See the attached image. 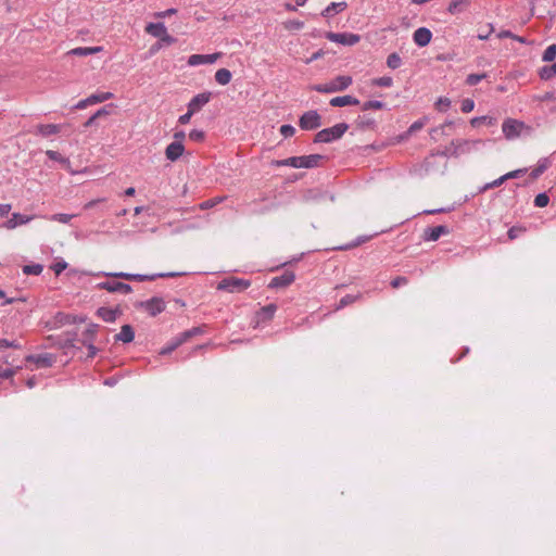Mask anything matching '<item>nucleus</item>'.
I'll use <instances>...</instances> for the list:
<instances>
[{
	"label": "nucleus",
	"instance_id": "nucleus-1",
	"mask_svg": "<svg viewBox=\"0 0 556 556\" xmlns=\"http://www.w3.org/2000/svg\"><path fill=\"white\" fill-rule=\"evenodd\" d=\"M325 159L326 156L321 154L291 156L285 160H280V166H290L293 168H315L318 167L320 162Z\"/></svg>",
	"mask_w": 556,
	"mask_h": 556
},
{
	"label": "nucleus",
	"instance_id": "nucleus-2",
	"mask_svg": "<svg viewBox=\"0 0 556 556\" xmlns=\"http://www.w3.org/2000/svg\"><path fill=\"white\" fill-rule=\"evenodd\" d=\"M101 275L105 277L121 278L129 281H153L156 278H167V277H176L184 275V273H157L152 275H142V274H129L124 271L117 273H102Z\"/></svg>",
	"mask_w": 556,
	"mask_h": 556
},
{
	"label": "nucleus",
	"instance_id": "nucleus-3",
	"mask_svg": "<svg viewBox=\"0 0 556 556\" xmlns=\"http://www.w3.org/2000/svg\"><path fill=\"white\" fill-rule=\"evenodd\" d=\"M349 129V125L346 123H339L332 127L324 128L319 130L315 137V143H330L336 140H339Z\"/></svg>",
	"mask_w": 556,
	"mask_h": 556
},
{
	"label": "nucleus",
	"instance_id": "nucleus-4",
	"mask_svg": "<svg viewBox=\"0 0 556 556\" xmlns=\"http://www.w3.org/2000/svg\"><path fill=\"white\" fill-rule=\"evenodd\" d=\"M352 77L349 75H340L326 84L315 85L313 89L320 93H332L348 89L352 85Z\"/></svg>",
	"mask_w": 556,
	"mask_h": 556
},
{
	"label": "nucleus",
	"instance_id": "nucleus-5",
	"mask_svg": "<svg viewBox=\"0 0 556 556\" xmlns=\"http://www.w3.org/2000/svg\"><path fill=\"white\" fill-rule=\"evenodd\" d=\"M276 304L271 303L260 308L253 316L251 325L254 329L265 328L276 314Z\"/></svg>",
	"mask_w": 556,
	"mask_h": 556
},
{
	"label": "nucleus",
	"instance_id": "nucleus-6",
	"mask_svg": "<svg viewBox=\"0 0 556 556\" xmlns=\"http://www.w3.org/2000/svg\"><path fill=\"white\" fill-rule=\"evenodd\" d=\"M251 286V281L238 277H226L217 285V290L227 291L230 293L242 292Z\"/></svg>",
	"mask_w": 556,
	"mask_h": 556
},
{
	"label": "nucleus",
	"instance_id": "nucleus-7",
	"mask_svg": "<svg viewBox=\"0 0 556 556\" xmlns=\"http://www.w3.org/2000/svg\"><path fill=\"white\" fill-rule=\"evenodd\" d=\"M135 307L143 308L154 317L165 311L166 304L162 298L153 296L150 300L137 302Z\"/></svg>",
	"mask_w": 556,
	"mask_h": 556
},
{
	"label": "nucleus",
	"instance_id": "nucleus-8",
	"mask_svg": "<svg viewBox=\"0 0 556 556\" xmlns=\"http://www.w3.org/2000/svg\"><path fill=\"white\" fill-rule=\"evenodd\" d=\"M299 126L303 130H314L321 126V116L315 110L305 112L299 119Z\"/></svg>",
	"mask_w": 556,
	"mask_h": 556
},
{
	"label": "nucleus",
	"instance_id": "nucleus-9",
	"mask_svg": "<svg viewBox=\"0 0 556 556\" xmlns=\"http://www.w3.org/2000/svg\"><path fill=\"white\" fill-rule=\"evenodd\" d=\"M325 37L328 40L336 42V43H340L342 46H354L361 40L359 35L353 34V33L328 31V33H326Z\"/></svg>",
	"mask_w": 556,
	"mask_h": 556
},
{
	"label": "nucleus",
	"instance_id": "nucleus-10",
	"mask_svg": "<svg viewBox=\"0 0 556 556\" xmlns=\"http://www.w3.org/2000/svg\"><path fill=\"white\" fill-rule=\"evenodd\" d=\"M525 128V123L507 118L503 122L502 130L506 139L514 140L520 136L521 130Z\"/></svg>",
	"mask_w": 556,
	"mask_h": 556
},
{
	"label": "nucleus",
	"instance_id": "nucleus-11",
	"mask_svg": "<svg viewBox=\"0 0 556 556\" xmlns=\"http://www.w3.org/2000/svg\"><path fill=\"white\" fill-rule=\"evenodd\" d=\"M97 288L100 290H106L111 293H124L128 294L132 292V288L128 283L119 282V281H103L97 285Z\"/></svg>",
	"mask_w": 556,
	"mask_h": 556
},
{
	"label": "nucleus",
	"instance_id": "nucleus-12",
	"mask_svg": "<svg viewBox=\"0 0 556 556\" xmlns=\"http://www.w3.org/2000/svg\"><path fill=\"white\" fill-rule=\"evenodd\" d=\"M299 260H301V256L294 258L293 262H298ZM292 261L280 263V288L291 285L295 279L293 270L289 267Z\"/></svg>",
	"mask_w": 556,
	"mask_h": 556
},
{
	"label": "nucleus",
	"instance_id": "nucleus-13",
	"mask_svg": "<svg viewBox=\"0 0 556 556\" xmlns=\"http://www.w3.org/2000/svg\"><path fill=\"white\" fill-rule=\"evenodd\" d=\"M450 233V228L445 225H439L435 227H427L424 230L422 239L424 241H437L441 236H445Z\"/></svg>",
	"mask_w": 556,
	"mask_h": 556
},
{
	"label": "nucleus",
	"instance_id": "nucleus-14",
	"mask_svg": "<svg viewBox=\"0 0 556 556\" xmlns=\"http://www.w3.org/2000/svg\"><path fill=\"white\" fill-rule=\"evenodd\" d=\"M26 361L35 363L38 367L47 368L54 364L55 357L50 353H42L37 355H28Z\"/></svg>",
	"mask_w": 556,
	"mask_h": 556
},
{
	"label": "nucleus",
	"instance_id": "nucleus-15",
	"mask_svg": "<svg viewBox=\"0 0 556 556\" xmlns=\"http://www.w3.org/2000/svg\"><path fill=\"white\" fill-rule=\"evenodd\" d=\"M432 33L427 27H419L413 34V40L418 47H426L430 43Z\"/></svg>",
	"mask_w": 556,
	"mask_h": 556
},
{
	"label": "nucleus",
	"instance_id": "nucleus-16",
	"mask_svg": "<svg viewBox=\"0 0 556 556\" xmlns=\"http://www.w3.org/2000/svg\"><path fill=\"white\" fill-rule=\"evenodd\" d=\"M211 96V92H202L194 96L188 103V109L193 113L199 112L206 103L210 102Z\"/></svg>",
	"mask_w": 556,
	"mask_h": 556
},
{
	"label": "nucleus",
	"instance_id": "nucleus-17",
	"mask_svg": "<svg viewBox=\"0 0 556 556\" xmlns=\"http://www.w3.org/2000/svg\"><path fill=\"white\" fill-rule=\"evenodd\" d=\"M218 53L213 54H192L188 59V65L198 66L201 64H213L218 59Z\"/></svg>",
	"mask_w": 556,
	"mask_h": 556
},
{
	"label": "nucleus",
	"instance_id": "nucleus-18",
	"mask_svg": "<svg viewBox=\"0 0 556 556\" xmlns=\"http://www.w3.org/2000/svg\"><path fill=\"white\" fill-rule=\"evenodd\" d=\"M184 151H185V147H184L182 142L173 141L172 143H169L166 147L165 155H166L167 160L175 162L182 155Z\"/></svg>",
	"mask_w": 556,
	"mask_h": 556
},
{
	"label": "nucleus",
	"instance_id": "nucleus-19",
	"mask_svg": "<svg viewBox=\"0 0 556 556\" xmlns=\"http://www.w3.org/2000/svg\"><path fill=\"white\" fill-rule=\"evenodd\" d=\"M31 219V216H26L20 213H13L12 217L3 224V227L11 230L16 228L17 226L29 223Z\"/></svg>",
	"mask_w": 556,
	"mask_h": 556
},
{
	"label": "nucleus",
	"instance_id": "nucleus-20",
	"mask_svg": "<svg viewBox=\"0 0 556 556\" xmlns=\"http://www.w3.org/2000/svg\"><path fill=\"white\" fill-rule=\"evenodd\" d=\"M470 3L471 0H452L446 10L452 15L459 14L466 11Z\"/></svg>",
	"mask_w": 556,
	"mask_h": 556
},
{
	"label": "nucleus",
	"instance_id": "nucleus-21",
	"mask_svg": "<svg viewBox=\"0 0 556 556\" xmlns=\"http://www.w3.org/2000/svg\"><path fill=\"white\" fill-rule=\"evenodd\" d=\"M61 131V125L56 124H39L36 127V134L42 137H49L56 135Z\"/></svg>",
	"mask_w": 556,
	"mask_h": 556
},
{
	"label": "nucleus",
	"instance_id": "nucleus-22",
	"mask_svg": "<svg viewBox=\"0 0 556 556\" xmlns=\"http://www.w3.org/2000/svg\"><path fill=\"white\" fill-rule=\"evenodd\" d=\"M357 104H359V100L350 94L336 97L330 100V105L339 106V108L345 106V105H357Z\"/></svg>",
	"mask_w": 556,
	"mask_h": 556
},
{
	"label": "nucleus",
	"instance_id": "nucleus-23",
	"mask_svg": "<svg viewBox=\"0 0 556 556\" xmlns=\"http://www.w3.org/2000/svg\"><path fill=\"white\" fill-rule=\"evenodd\" d=\"M348 7L346 2H331L329 5H327L323 12L321 15L324 17H332L334 14L342 12Z\"/></svg>",
	"mask_w": 556,
	"mask_h": 556
},
{
	"label": "nucleus",
	"instance_id": "nucleus-24",
	"mask_svg": "<svg viewBox=\"0 0 556 556\" xmlns=\"http://www.w3.org/2000/svg\"><path fill=\"white\" fill-rule=\"evenodd\" d=\"M118 314H121V312L117 308L100 307L97 311V315L106 323L115 321Z\"/></svg>",
	"mask_w": 556,
	"mask_h": 556
},
{
	"label": "nucleus",
	"instance_id": "nucleus-25",
	"mask_svg": "<svg viewBox=\"0 0 556 556\" xmlns=\"http://www.w3.org/2000/svg\"><path fill=\"white\" fill-rule=\"evenodd\" d=\"M135 338V331L130 325H124L119 331L115 336V341H122L124 343H129Z\"/></svg>",
	"mask_w": 556,
	"mask_h": 556
},
{
	"label": "nucleus",
	"instance_id": "nucleus-26",
	"mask_svg": "<svg viewBox=\"0 0 556 556\" xmlns=\"http://www.w3.org/2000/svg\"><path fill=\"white\" fill-rule=\"evenodd\" d=\"M325 198V193L319 189H308L302 193V200L306 203L318 202Z\"/></svg>",
	"mask_w": 556,
	"mask_h": 556
},
{
	"label": "nucleus",
	"instance_id": "nucleus-27",
	"mask_svg": "<svg viewBox=\"0 0 556 556\" xmlns=\"http://www.w3.org/2000/svg\"><path fill=\"white\" fill-rule=\"evenodd\" d=\"M102 51V47H78L68 51L71 55L88 56Z\"/></svg>",
	"mask_w": 556,
	"mask_h": 556
},
{
	"label": "nucleus",
	"instance_id": "nucleus-28",
	"mask_svg": "<svg viewBox=\"0 0 556 556\" xmlns=\"http://www.w3.org/2000/svg\"><path fill=\"white\" fill-rule=\"evenodd\" d=\"M185 343V340H182V337L180 333L173 338L162 350L160 351L161 355H167L170 354L173 351H175L177 348H179L181 344Z\"/></svg>",
	"mask_w": 556,
	"mask_h": 556
},
{
	"label": "nucleus",
	"instance_id": "nucleus-29",
	"mask_svg": "<svg viewBox=\"0 0 556 556\" xmlns=\"http://www.w3.org/2000/svg\"><path fill=\"white\" fill-rule=\"evenodd\" d=\"M146 30L153 37L161 38L167 29L163 23H150L147 25Z\"/></svg>",
	"mask_w": 556,
	"mask_h": 556
},
{
	"label": "nucleus",
	"instance_id": "nucleus-30",
	"mask_svg": "<svg viewBox=\"0 0 556 556\" xmlns=\"http://www.w3.org/2000/svg\"><path fill=\"white\" fill-rule=\"evenodd\" d=\"M556 75V62L552 65H545L539 70V77L542 80H549Z\"/></svg>",
	"mask_w": 556,
	"mask_h": 556
},
{
	"label": "nucleus",
	"instance_id": "nucleus-31",
	"mask_svg": "<svg viewBox=\"0 0 556 556\" xmlns=\"http://www.w3.org/2000/svg\"><path fill=\"white\" fill-rule=\"evenodd\" d=\"M231 72L227 68H219L215 73V80L222 86H225L230 83L231 80Z\"/></svg>",
	"mask_w": 556,
	"mask_h": 556
},
{
	"label": "nucleus",
	"instance_id": "nucleus-32",
	"mask_svg": "<svg viewBox=\"0 0 556 556\" xmlns=\"http://www.w3.org/2000/svg\"><path fill=\"white\" fill-rule=\"evenodd\" d=\"M472 144V142L468 140H457L453 141L452 146H454L453 155H459L460 153H464L469 150V147Z\"/></svg>",
	"mask_w": 556,
	"mask_h": 556
},
{
	"label": "nucleus",
	"instance_id": "nucleus-33",
	"mask_svg": "<svg viewBox=\"0 0 556 556\" xmlns=\"http://www.w3.org/2000/svg\"><path fill=\"white\" fill-rule=\"evenodd\" d=\"M387 65L391 70L399 68L402 65L401 56L396 52H393V53L389 54L388 58H387Z\"/></svg>",
	"mask_w": 556,
	"mask_h": 556
},
{
	"label": "nucleus",
	"instance_id": "nucleus-34",
	"mask_svg": "<svg viewBox=\"0 0 556 556\" xmlns=\"http://www.w3.org/2000/svg\"><path fill=\"white\" fill-rule=\"evenodd\" d=\"M89 97H90L91 103L96 104V103H101V102L112 99L114 97V94L112 92H97Z\"/></svg>",
	"mask_w": 556,
	"mask_h": 556
},
{
	"label": "nucleus",
	"instance_id": "nucleus-35",
	"mask_svg": "<svg viewBox=\"0 0 556 556\" xmlns=\"http://www.w3.org/2000/svg\"><path fill=\"white\" fill-rule=\"evenodd\" d=\"M386 106V103L378 100H369L362 104L363 111H369V110H381Z\"/></svg>",
	"mask_w": 556,
	"mask_h": 556
},
{
	"label": "nucleus",
	"instance_id": "nucleus-36",
	"mask_svg": "<svg viewBox=\"0 0 556 556\" xmlns=\"http://www.w3.org/2000/svg\"><path fill=\"white\" fill-rule=\"evenodd\" d=\"M555 58H556V45L553 43V45L548 46L545 49V51L543 52L542 61L552 62L555 60Z\"/></svg>",
	"mask_w": 556,
	"mask_h": 556
},
{
	"label": "nucleus",
	"instance_id": "nucleus-37",
	"mask_svg": "<svg viewBox=\"0 0 556 556\" xmlns=\"http://www.w3.org/2000/svg\"><path fill=\"white\" fill-rule=\"evenodd\" d=\"M203 332H204V330L202 327H193L189 330L181 332L180 336L182 337V340H185V342H187L192 337L202 334Z\"/></svg>",
	"mask_w": 556,
	"mask_h": 556
},
{
	"label": "nucleus",
	"instance_id": "nucleus-38",
	"mask_svg": "<svg viewBox=\"0 0 556 556\" xmlns=\"http://www.w3.org/2000/svg\"><path fill=\"white\" fill-rule=\"evenodd\" d=\"M486 74L485 73H481V74H469L467 77H466V84L468 86H476L478 85L481 80H483L484 78H486Z\"/></svg>",
	"mask_w": 556,
	"mask_h": 556
},
{
	"label": "nucleus",
	"instance_id": "nucleus-39",
	"mask_svg": "<svg viewBox=\"0 0 556 556\" xmlns=\"http://www.w3.org/2000/svg\"><path fill=\"white\" fill-rule=\"evenodd\" d=\"M371 84L374 86L389 88L393 85V79L390 76H382V77L372 79Z\"/></svg>",
	"mask_w": 556,
	"mask_h": 556
},
{
	"label": "nucleus",
	"instance_id": "nucleus-40",
	"mask_svg": "<svg viewBox=\"0 0 556 556\" xmlns=\"http://www.w3.org/2000/svg\"><path fill=\"white\" fill-rule=\"evenodd\" d=\"M75 216L76 215H73V214L58 213V214H53L52 216H50L49 219L52 222L68 224L71 222V219Z\"/></svg>",
	"mask_w": 556,
	"mask_h": 556
},
{
	"label": "nucleus",
	"instance_id": "nucleus-41",
	"mask_svg": "<svg viewBox=\"0 0 556 556\" xmlns=\"http://www.w3.org/2000/svg\"><path fill=\"white\" fill-rule=\"evenodd\" d=\"M43 266L40 264L25 265L23 267V273L26 275H40Z\"/></svg>",
	"mask_w": 556,
	"mask_h": 556
},
{
	"label": "nucleus",
	"instance_id": "nucleus-42",
	"mask_svg": "<svg viewBox=\"0 0 556 556\" xmlns=\"http://www.w3.org/2000/svg\"><path fill=\"white\" fill-rule=\"evenodd\" d=\"M549 202V198L545 192L539 193L534 198V206L536 207H545Z\"/></svg>",
	"mask_w": 556,
	"mask_h": 556
},
{
	"label": "nucleus",
	"instance_id": "nucleus-43",
	"mask_svg": "<svg viewBox=\"0 0 556 556\" xmlns=\"http://www.w3.org/2000/svg\"><path fill=\"white\" fill-rule=\"evenodd\" d=\"M361 295L357 294V295H352V294H346L344 295L343 298H341L340 302H339V305H338V308H343L352 303H354Z\"/></svg>",
	"mask_w": 556,
	"mask_h": 556
},
{
	"label": "nucleus",
	"instance_id": "nucleus-44",
	"mask_svg": "<svg viewBox=\"0 0 556 556\" xmlns=\"http://www.w3.org/2000/svg\"><path fill=\"white\" fill-rule=\"evenodd\" d=\"M222 202V198H214L206 201H203L199 204V208L204 211L214 207L216 204Z\"/></svg>",
	"mask_w": 556,
	"mask_h": 556
},
{
	"label": "nucleus",
	"instance_id": "nucleus-45",
	"mask_svg": "<svg viewBox=\"0 0 556 556\" xmlns=\"http://www.w3.org/2000/svg\"><path fill=\"white\" fill-rule=\"evenodd\" d=\"M451 106V100L446 97H440L438 101L435 102V108L439 111H446Z\"/></svg>",
	"mask_w": 556,
	"mask_h": 556
},
{
	"label": "nucleus",
	"instance_id": "nucleus-46",
	"mask_svg": "<svg viewBox=\"0 0 556 556\" xmlns=\"http://www.w3.org/2000/svg\"><path fill=\"white\" fill-rule=\"evenodd\" d=\"M283 25L287 29L298 30L304 26V23L298 20H288L283 22Z\"/></svg>",
	"mask_w": 556,
	"mask_h": 556
},
{
	"label": "nucleus",
	"instance_id": "nucleus-47",
	"mask_svg": "<svg viewBox=\"0 0 556 556\" xmlns=\"http://www.w3.org/2000/svg\"><path fill=\"white\" fill-rule=\"evenodd\" d=\"M547 168L545 162L539 163L538 166L531 172L530 176L532 179L539 178Z\"/></svg>",
	"mask_w": 556,
	"mask_h": 556
},
{
	"label": "nucleus",
	"instance_id": "nucleus-48",
	"mask_svg": "<svg viewBox=\"0 0 556 556\" xmlns=\"http://www.w3.org/2000/svg\"><path fill=\"white\" fill-rule=\"evenodd\" d=\"M475 109V101L472 99L466 98L462 101L460 110L464 113H470Z\"/></svg>",
	"mask_w": 556,
	"mask_h": 556
},
{
	"label": "nucleus",
	"instance_id": "nucleus-49",
	"mask_svg": "<svg viewBox=\"0 0 556 556\" xmlns=\"http://www.w3.org/2000/svg\"><path fill=\"white\" fill-rule=\"evenodd\" d=\"M18 369H20V367H16V368H1L0 367V378L1 379H10L16 374V371Z\"/></svg>",
	"mask_w": 556,
	"mask_h": 556
},
{
	"label": "nucleus",
	"instance_id": "nucleus-50",
	"mask_svg": "<svg viewBox=\"0 0 556 556\" xmlns=\"http://www.w3.org/2000/svg\"><path fill=\"white\" fill-rule=\"evenodd\" d=\"M295 134V128L292 125H282L280 126V135L285 138L292 137Z\"/></svg>",
	"mask_w": 556,
	"mask_h": 556
},
{
	"label": "nucleus",
	"instance_id": "nucleus-51",
	"mask_svg": "<svg viewBox=\"0 0 556 556\" xmlns=\"http://www.w3.org/2000/svg\"><path fill=\"white\" fill-rule=\"evenodd\" d=\"M527 172V168H519V169H515V170H511L505 175H503L504 179L507 180V179H511V178H519L521 176H523Z\"/></svg>",
	"mask_w": 556,
	"mask_h": 556
},
{
	"label": "nucleus",
	"instance_id": "nucleus-52",
	"mask_svg": "<svg viewBox=\"0 0 556 556\" xmlns=\"http://www.w3.org/2000/svg\"><path fill=\"white\" fill-rule=\"evenodd\" d=\"M113 104L105 105L101 109H99L94 114L93 118H101L103 116H108L111 113V109H113Z\"/></svg>",
	"mask_w": 556,
	"mask_h": 556
},
{
	"label": "nucleus",
	"instance_id": "nucleus-53",
	"mask_svg": "<svg viewBox=\"0 0 556 556\" xmlns=\"http://www.w3.org/2000/svg\"><path fill=\"white\" fill-rule=\"evenodd\" d=\"M97 329H98V325L96 324H90L87 329L85 330V337H86V340H92L93 337L96 336L97 333Z\"/></svg>",
	"mask_w": 556,
	"mask_h": 556
},
{
	"label": "nucleus",
	"instance_id": "nucleus-54",
	"mask_svg": "<svg viewBox=\"0 0 556 556\" xmlns=\"http://www.w3.org/2000/svg\"><path fill=\"white\" fill-rule=\"evenodd\" d=\"M204 131L202 130H199V129H192L190 132H189V138L192 140V141H202L204 139Z\"/></svg>",
	"mask_w": 556,
	"mask_h": 556
},
{
	"label": "nucleus",
	"instance_id": "nucleus-55",
	"mask_svg": "<svg viewBox=\"0 0 556 556\" xmlns=\"http://www.w3.org/2000/svg\"><path fill=\"white\" fill-rule=\"evenodd\" d=\"M425 126V121L424 119H418V121H415L408 128V132L409 134H414L418 130H420L422 127Z\"/></svg>",
	"mask_w": 556,
	"mask_h": 556
},
{
	"label": "nucleus",
	"instance_id": "nucleus-56",
	"mask_svg": "<svg viewBox=\"0 0 556 556\" xmlns=\"http://www.w3.org/2000/svg\"><path fill=\"white\" fill-rule=\"evenodd\" d=\"M67 267V263L64 261L56 262L53 264L52 269L55 273V275H60L65 268Z\"/></svg>",
	"mask_w": 556,
	"mask_h": 556
},
{
	"label": "nucleus",
	"instance_id": "nucleus-57",
	"mask_svg": "<svg viewBox=\"0 0 556 556\" xmlns=\"http://www.w3.org/2000/svg\"><path fill=\"white\" fill-rule=\"evenodd\" d=\"M407 278L406 277H403V276H399L396 278H394L392 281H391V286L393 288H399L401 286H404L407 283Z\"/></svg>",
	"mask_w": 556,
	"mask_h": 556
},
{
	"label": "nucleus",
	"instance_id": "nucleus-58",
	"mask_svg": "<svg viewBox=\"0 0 556 556\" xmlns=\"http://www.w3.org/2000/svg\"><path fill=\"white\" fill-rule=\"evenodd\" d=\"M194 113L191 112L189 109L187 111V113H185L184 115L179 116L178 118V123L181 124V125H186L190 122V118L192 117Z\"/></svg>",
	"mask_w": 556,
	"mask_h": 556
},
{
	"label": "nucleus",
	"instance_id": "nucleus-59",
	"mask_svg": "<svg viewBox=\"0 0 556 556\" xmlns=\"http://www.w3.org/2000/svg\"><path fill=\"white\" fill-rule=\"evenodd\" d=\"M88 105H92L91 103V100H90V97L84 99V100H80L75 106L74 109H77V110H84L86 109Z\"/></svg>",
	"mask_w": 556,
	"mask_h": 556
},
{
	"label": "nucleus",
	"instance_id": "nucleus-60",
	"mask_svg": "<svg viewBox=\"0 0 556 556\" xmlns=\"http://www.w3.org/2000/svg\"><path fill=\"white\" fill-rule=\"evenodd\" d=\"M84 344L87 345V349H88V357L89 358H92L97 355L98 353V349L90 342V343H87V341H84Z\"/></svg>",
	"mask_w": 556,
	"mask_h": 556
},
{
	"label": "nucleus",
	"instance_id": "nucleus-61",
	"mask_svg": "<svg viewBox=\"0 0 556 556\" xmlns=\"http://www.w3.org/2000/svg\"><path fill=\"white\" fill-rule=\"evenodd\" d=\"M104 201H105V199H104V198H100V199L91 200V201L87 202V203L84 205V208H85V210H91V208H93L97 204L102 203V202H104Z\"/></svg>",
	"mask_w": 556,
	"mask_h": 556
},
{
	"label": "nucleus",
	"instance_id": "nucleus-62",
	"mask_svg": "<svg viewBox=\"0 0 556 556\" xmlns=\"http://www.w3.org/2000/svg\"><path fill=\"white\" fill-rule=\"evenodd\" d=\"M505 181L504 177L501 176L500 178L495 179L494 181L490 182V184H486L483 188V190H486V189H490V188H495V187H498L501 186L503 182Z\"/></svg>",
	"mask_w": 556,
	"mask_h": 556
},
{
	"label": "nucleus",
	"instance_id": "nucleus-63",
	"mask_svg": "<svg viewBox=\"0 0 556 556\" xmlns=\"http://www.w3.org/2000/svg\"><path fill=\"white\" fill-rule=\"evenodd\" d=\"M162 42L166 43V45H173L174 42H176V38L170 36L167 30L165 31V35H163L161 38Z\"/></svg>",
	"mask_w": 556,
	"mask_h": 556
},
{
	"label": "nucleus",
	"instance_id": "nucleus-64",
	"mask_svg": "<svg viewBox=\"0 0 556 556\" xmlns=\"http://www.w3.org/2000/svg\"><path fill=\"white\" fill-rule=\"evenodd\" d=\"M62 348H63V349H66V350H68V349H75V348H76V345H75V338H74V337H70V338H67V339L64 341V343H63Z\"/></svg>",
	"mask_w": 556,
	"mask_h": 556
}]
</instances>
